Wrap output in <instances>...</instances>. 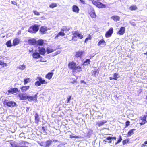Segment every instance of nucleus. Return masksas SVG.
Segmentation results:
<instances>
[{
  "instance_id": "052dcab7",
  "label": "nucleus",
  "mask_w": 147,
  "mask_h": 147,
  "mask_svg": "<svg viewBox=\"0 0 147 147\" xmlns=\"http://www.w3.org/2000/svg\"><path fill=\"white\" fill-rule=\"evenodd\" d=\"M29 109H30V108H29V107H26V111L27 112H28L29 110Z\"/></svg>"
},
{
  "instance_id": "a18cd8bd",
  "label": "nucleus",
  "mask_w": 147,
  "mask_h": 147,
  "mask_svg": "<svg viewBox=\"0 0 147 147\" xmlns=\"http://www.w3.org/2000/svg\"><path fill=\"white\" fill-rule=\"evenodd\" d=\"M56 6H57V5L56 4L53 3H52L51 5H50V7L51 8H53L55 7Z\"/></svg>"
},
{
  "instance_id": "774afa93",
  "label": "nucleus",
  "mask_w": 147,
  "mask_h": 147,
  "mask_svg": "<svg viewBox=\"0 0 147 147\" xmlns=\"http://www.w3.org/2000/svg\"><path fill=\"white\" fill-rule=\"evenodd\" d=\"M97 0V1H100V0Z\"/></svg>"
},
{
  "instance_id": "a211bd4d",
  "label": "nucleus",
  "mask_w": 147,
  "mask_h": 147,
  "mask_svg": "<svg viewBox=\"0 0 147 147\" xmlns=\"http://www.w3.org/2000/svg\"><path fill=\"white\" fill-rule=\"evenodd\" d=\"M32 56L33 58L38 59L42 57L40 53L38 52H35L32 54Z\"/></svg>"
},
{
  "instance_id": "37998d69",
  "label": "nucleus",
  "mask_w": 147,
  "mask_h": 147,
  "mask_svg": "<svg viewBox=\"0 0 147 147\" xmlns=\"http://www.w3.org/2000/svg\"><path fill=\"white\" fill-rule=\"evenodd\" d=\"M42 129L43 130V131L44 133H47V132H46V131L47 130V126L44 127L43 126L42 127Z\"/></svg>"
},
{
  "instance_id": "c756f323",
  "label": "nucleus",
  "mask_w": 147,
  "mask_h": 147,
  "mask_svg": "<svg viewBox=\"0 0 147 147\" xmlns=\"http://www.w3.org/2000/svg\"><path fill=\"white\" fill-rule=\"evenodd\" d=\"M113 19L114 21H119L120 20V17L117 16H113L111 17Z\"/></svg>"
},
{
  "instance_id": "0eeeda50",
  "label": "nucleus",
  "mask_w": 147,
  "mask_h": 147,
  "mask_svg": "<svg viewBox=\"0 0 147 147\" xmlns=\"http://www.w3.org/2000/svg\"><path fill=\"white\" fill-rule=\"evenodd\" d=\"M147 115H144L143 116H140L139 117V121H140L139 124L140 125H142L146 124L147 123V121L146 118Z\"/></svg>"
},
{
  "instance_id": "4d7b16f0",
  "label": "nucleus",
  "mask_w": 147,
  "mask_h": 147,
  "mask_svg": "<svg viewBox=\"0 0 147 147\" xmlns=\"http://www.w3.org/2000/svg\"><path fill=\"white\" fill-rule=\"evenodd\" d=\"M145 146H147V145H146L144 143L141 144V147H144Z\"/></svg>"
},
{
  "instance_id": "c85d7f7f",
  "label": "nucleus",
  "mask_w": 147,
  "mask_h": 147,
  "mask_svg": "<svg viewBox=\"0 0 147 147\" xmlns=\"http://www.w3.org/2000/svg\"><path fill=\"white\" fill-rule=\"evenodd\" d=\"M89 14L92 18H95L96 17V15L93 10L90 12Z\"/></svg>"
},
{
  "instance_id": "de8ad7c7",
  "label": "nucleus",
  "mask_w": 147,
  "mask_h": 147,
  "mask_svg": "<svg viewBox=\"0 0 147 147\" xmlns=\"http://www.w3.org/2000/svg\"><path fill=\"white\" fill-rule=\"evenodd\" d=\"M130 123V121H127L125 122V127H126L128 126L129 125Z\"/></svg>"
},
{
  "instance_id": "79ce46f5",
  "label": "nucleus",
  "mask_w": 147,
  "mask_h": 147,
  "mask_svg": "<svg viewBox=\"0 0 147 147\" xmlns=\"http://www.w3.org/2000/svg\"><path fill=\"white\" fill-rule=\"evenodd\" d=\"M129 142V140L126 139L123 140L122 141V144L123 145H125L128 142Z\"/></svg>"
},
{
  "instance_id": "dca6fc26",
  "label": "nucleus",
  "mask_w": 147,
  "mask_h": 147,
  "mask_svg": "<svg viewBox=\"0 0 147 147\" xmlns=\"http://www.w3.org/2000/svg\"><path fill=\"white\" fill-rule=\"evenodd\" d=\"M28 44L30 45H36V39L32 38L28 39L27 40Z\"/></svg>"
},
{
  "instance_id": "412c9836",
  "label": "nucleus",
  "mask_w": 147,
  "mask_h": 147,
  "mask_svg": "<svg viewBox=\"0 0 147 147\" xmlns=\"http://www.w3.org/2000/svg\"><path fill=\"white\" fill-rule=\"evenodd\" d=\"M20 42V40L18 38L14 39L13 41V46H15L19 44Z\"/></svg>"
},
{
  "instance_id": "423d86ee",
  "label": "nucleus",
  "mask_w": 147,
  "mask_h": 147,
  "mask_svg": "<svg viewBox=\"0 0 147 147\" xmlns=\"http://www.w3.org/2000/svg\"><path fill=\"white\" fill-rule=\"evenodd\" d=\"M3 104L5 105H6L7 106L13 107L16 105V103L13 101H8L6 99H5L3 102Z\"/></svg>"
},
{
  "instance_id": "f704fd0d",
  "label": "nucleus",
  "mask_w": 147,
  "mask_h": 147,
  "mask_svg": "<svg viewBox=\"0 0 147 147\" xmlns=\"http://www.w3.org/2000/svg\"><path fill=\"white\" fill-rule=\"evenodd\" d=\"M113 78H114V80H117V79L119 77V75L118 73H114L113 74Z\"/></svg>"
},
{
  "instance_id": "0e129e2a",
  "label": "nucleus",
  "mask_w": 147,
  "mask_h": 147,
  "mask_svg": "<svg viewBox=\"0 0 147 147\" xmlns=\"http://www.w3.org/2000/svg\"><path fill=\"white\" fill-rule=\"evenodd\" d=\"M73 79H74V80L73 82H72V83H74L76 82V80L75 79L73 78Z\"/></svg>"
},
{
  "instance_id": "20e7f679",
  "label": "nucleus",
  "mask_w": 147,
  "mask_h": 147,
  "mask_svg": "<svg viewBox=\"0 0 147 147\" xmlns=\"http://www.w3.org/2000/svg\"><path fill=\"white\" fill-rule=\"evenodd\" d=\"M39 25L34 24L31 26L28 29V32L32 33H36L39 29Z\"/></svg>"
},
{
  "instance_id": "f3484780",
  "label": "nucleus",
  "mask_w": 147,
  "mask_h": 147,
  "mask_svg": "<svg viewBox=\"0 0 147 147\" xmlns=\"http://www.w3.org/2000/svg\"><path fill=\"white\" fill-rule=\"evenodd\" d=\"M19 90L17 88H11L8 90L9 93L13 94L19 92Z\"/></svg>"
},
{
  "instance_id": "9b49d317",
  "label": "nucleus",
  "mask_w": 147,
  "mask_h": 147,
  "mask_svg": "<svg viewBox=\"0 0 147 147\" xmlns=\"http://www.w3.org/2000/svg\"><path fill=\"white\" fill-rule=\"evenodd\" d=\"M38 53H40V55H44L46 52L45 48L43 47H38Z\"/></svg>"
},
{
  "instance_id": "58836bf2",
  "label": "nucleus",
  "mask_w": 147,
  "mask_h": 147,
  "mask_svg": "<svg viewBox=\"0 0 147 147\" xmlns=\"http://www.w3.org/2000/svg\"><path fill=\"white\" fill-rule=\"evenodd\" d=\"M105 42L103 39H102L100 40L98 43V46L100 45L101 44L103 43H105Z\"/></svg>"
},
{
  "instance_id": "aec40b11",
  "label": "nucleus",
  "mask_w": 147,
  "mask_h": 147,
  "mask_svg": "<svg viewBox=\"0 0 147 147\" xmlns=\"http://www.w3.org/2000/svg\"><path fill=\"white\" fill-rule=\"evenodd\" d=\"M30 87V86L28 85L23 86L20 88V89L22 92H24L28 90L29 89Z\"/></svg>"
},
{
  "instance_id": "1a4fd4ad",
  "label": "nucleus",
  "mask_w": 147,
  "mask_h": 147,
  "mask_svg": "<svg viewBox=\"0 0 147 147\" xmlns=\"http://www.w3.org/2000/svg\"><path fill=\"white\" fill-rule=\"evenodd\" d=\"M84 54V51H83L79 50L76 52L75 56L76 58H81Z\"/></svg>"
},
{
  "instance_id": "680f3d73",
  "label": "nucleus",
  "mask_w": 147,
  "mask_h": 147,
  "mask_svg": "<svg viewBox=\"0 0 147 147\" xmlns=\"http://www.w3.org/2000/svg\"><path fill=\"white\" fill-rule=\"evenodd\" d=\"M111 139H113L114 140H115L116 139V138L115 136H114V137H111Z\"/></svg>"
},
{
  "instance_id": "39448f33",
  "label": "nucleus",
  "mask_w": 147,
  "mask_h": 147,
  "mask_svg": "<svg viewBox=\"0 0 147 147\" xmlns=\"http://www.w3.org/2000/svg\"><path fill=\"white\" fill-rule=\"evenodd\" d=\"M36 79L38 80V81H37L35 82V85L36 86H40L41 84H46L48 83V82L46 81L45 80L43 79L41 77H37Z\"/></svg>"
},
{
  "instance_id": "09e8293b",
  "label": "nucleus",
  "mask_w": 147,
  "mask_h": 147,
  "mask_svg": "<svg viewBox=\"0 0 147 147\" xmlns=\"http://www.w3.org/2000/svg\"><path fill=\"white\" fill-rule=\"evenodd\" d=\"M38 143L41 146H45V143L44 142H38Z\"/></svg>"
},
{
  "instance_id": "69168bd1",
  "label": "nucleus",
  "mask_w": 147,
  "mask_h": 147,
  "mask_svg": "<svg viewBox=\"0 0 147 147\" xmlns=\"http://www.w3.org/2000/svg\"><path fill=\"white\" fill-rule=\"evenodd\" d=\"M144 144H145L146 145V144H147V140H146L144 142Z\"/></svg>"
},
{
  "instance_id": "c03bdc74",
  "label": "nucleus",
  "mask_w": 147,
  "mask_h": 147,
  "mask_svg": "<svg viewBox=\"0 0 147 147\" xmlns=\"http://www.w3.org/2000/svg\"><path fill=\"white\" fill-rule=\"evenodd\" d=\"M34 13L35 15H40V13H42V12H39L36 10L34 11Z\"/></svg>"
},
{
  "instance_id": "7ed1b4c3",
  "label": "nucleus",
  "mask_w": 147,
  "mask_h": 147,
  "mask_svg": "<svg viewBox=\"0 0 147 147\" xmlns=\"http://www.w3.org/2000/svg\"><path fill=\"white\" fill-rule=\"evenodd\" d=\"M69 30V28H68L66 26H63L61 30L60 31L55 37V39H57L60 36H64L65 34L64 33L65 31H68Z\"/></svg>"
},
{
  "instance_id": "ea45409f",
  "label": "nucleus",
  "mask_w": 147,
  "mask_h": 147,
  "mask_svg": "<svg viewBox=\"0 0 147 147\" xmlns=\"http://www.w3.org/2000/svg\"><path fill=\"white\" fill-rule=\"evenodd\" d=\"M99 72L98 71V69H96L95 71H92V75H94L96 77V73L98 74Z\"/></svg>"
},
{
  "instance_id": "c9c22d12",
  "label": "nucleus",
  "mask_w": 147,
  "mask_h": 147,
  "mask_svg": "<svg viewBox=\"0 0 147 147\" xmlns=\"http://www.w3.org/2000/svg\"><path fill=\"white\" fill-rule=\"evenodd\" d=\"M111 137L109 136L107 137L105 140H104V142H107L106 140H109V141L108 142L109 143H111L112 142V141L111 140Z\"/></svg>"
},
{
  "instance_id": "5701e85b",
  "label": "nucleus",
  "mask_w": 147,
  "mask_h": 147,
  "mask_svg": "<svg viewBox=\"0 0 147 147\" xmlns=\"http://www.w3.org/2000/svg\"><path fill=\"white\" fill-rule=\"evenodd\" d=\"M7 64L6 63H4L2 60H0V69L4 68L5 67H7Z\"/></svg>"
},
{
  "instance_id": "6ab92c4d",
  "label": "nucleus",
  "mask_w": 147,
  "mask_h": 147,
  "mask_svg": "<svg viewBox=\"0 0 147 147\" xmlns=\"http://www.w3.org/2000/svg\"><path fill=\"white\" fill-rule=\"evenodd\" d=\"M125 27H121L117 33L120 35H123L125 32Z\"/></svg>"
},
{
  "instance_id": "e2e57ef3",
  "label": "nucleus",
  "mask_w": 147,
  "mask_h": 147,
  "mask_svg": "<svg viewBox=\"0 0 147 147\" xmlns=\"http://www.w3.org/2000/svg\"><path fill=\"white\" fill-rule=\"evenodd\" d=\"M109 78L110 80H111L113 79H114V78H113H113L111 77H109Z\"/></svg>"
},
{
  "instance_id": "f8f14e48",
  "label": "nucleus",
  "mask_w": 147,
  "mask_h": 147,
  "mask_svg": "<svg viewBox=\"0 0 147 147\" xmlns=\"http://www.w3.org/2000/svg\"><path fill=\"white\" fill-rule=\"evenodd\" d=\"M29 144V143L26 141H21L19 144L18 147H28L27 145Z\"/></svg>"
},
{
  "instance_id": "864d4df0",
  "label": "nucleus",
  "mask_w": 147,
  "mask_h": 147,
  "mask_svg": "<svg viewBox=\"0 0 147 147\" xmlns=\"http://www.w3.org/2000/svg\"><path fill=\"white\" fill-rule=\"evenodd\" d=\"M19 68L21 69H23L25 68V66L23 65H20Z\"/></svg>"
},
{
  "instance_id": "8fccbe9b",
  "label": "nucleus",
  "mask_w": 147,
  "mask_h": 147,
  "mask_svg": "<svg viewBox=\"0 0 147 147\" xmlns=\"http://www.w3.org/2000/svg\"><path fill=\"white\" fill-rule=\"evenodd\" d=\"M137 9V7L135 5H133L131 6L130 7V9Z\"/></svg>"
},
{
  "instance_id": "72a5a7b5",
  "label": "nucleus",
  "mask_w": 147,
  "mask_h": 147,
  "mask_svg": "<svg viewBox=\"0 0 147 147\" xmlns=\"http://www.w3.org/2000/svg\"><path fill=\"white\" fill-rule=\"evenodd\" d=\"M55 50L53 49H50V48L48 47L47 48L46 51L47 54L53 52Z\"/></svg>"
},
{
  "instance_id": "338daca9",
  "label": "nucleus",
  "mask_w": 147,
  "mask_h": 147,
  "mask_svg": "<svg viewBox=\"0 0 147 147\" xmlns=\"http://www.w3.org/2000/svg\"><path fill=\"white\" fill-rule=\"evenodd\" d=\"M81 2L83 3H84V1L83 0H80Z\"/></svg>"
},
{
  "instance_id": "e433bc0d",
  "label": "nucleus",
  "mask_w": 147,
  "mask_h": 147,
  "mask_svg": "<svg viewBox=\"0 0 147 147\" xmlns=\"http://www.w3.org/2000/svg\"><path fill=\"white\" fill-rule=\"evenodd\" d=\"M6 45L7 47H10L12 46L11 42V40H9L7 41L6 43Z\"/></svg>"
},
{
  "instance_id": "f257e3e1",
  "label": "nucleus",
  "mask_w": 147,
  "mask_h": 147,
  "mask_svg": "<svg viewBox=\"0 0 147 147\" xmlns=\"http://www.w3.org/2000/svg\"><path fill=\"white\" fill-rule=\"evenodd\" d=\"M68 65L69 69L72 70V73L74 74L82 71V67L77 66L76 63L74 61L69 62Z\"/></svg>"
},
{
  "instance_id": "473e14b6",
  "label": "nucleus",
  "mask_w": 147,
  "mask_h": 147,
  "mask_svg": "<svg viewBox=\"0 0 147 147\" xmlns=\"http://www.w3.org/2000/svg\"><path fill=\"white\" fill-rule=\"evenodd\" d=\"M135 130V129H132L129 131L127 134L128 136H131L134 133V131Z\"/></svg>"
},
{
  "instance_id": "ddd939ff",
  "label": "nucleus",
  "mask_w": 147,
  "mask_h": 147,
  "mask_svg": "<svg viewBox=\"0 0 147 147\" xmlns=\"http://www.w3.org/2000/svg\"><path fill=\"white\" fill-rule=\"evenodd\" d=\"M113 33V29L111 27L106 32L105 36L106 38H108L110 37Z\"/></svg>"
},
{
  "instance_id": "b1692460",
  "label": "nucleus",
  "mask_w": 147,
  "mask_h": 147,
  "mask_svg": "<svg viewBox=\"0 0 147 147\" xmlns=\"http://www.w3.org/2000/svg\"><path fill=\"white\" fill-rule=\"evenodd\" d=\"M44 43V40L41 39L36 41V45H37L43 46Z\"/></svg>"
},
{
  "instance_id": "49530a36",
  "label": "nucleus",
  "mask_w": 147,
  "mask_h": 147,
  "mask_svg": "<svg viewBox=\"0 0 147 147\" xmlns=\"http://www.w3.org/2000/svg\"><path fill=\"white\" fill-rule=\"evenodd\" d=\"M69 137L71 138H80L79 136H72L71 135H70L69 136Z\"/></svg>"
},
{
  "instance_id": "9d476101",
  "label": "nucleus",
  "mask_w": 147,
  "mask_h": 147,
  "mask_svg": "<svg viewBox=\"0 0 147 147\" xmlns=\"http://www.w3.org/2000/svg\"><path fill=\"white\" fill-rule=\"evenodd\" d=\"M38 94V93H37L34 96H28V101H37Z\"/></svg>"
},
{
  "instance_id": "603ef678",
  "label": "nucleus",
  "mask_w": 147,
  "mask_h": 147,
  "mask_svg": "<svg viewBox=\"0 0 147 147\" xmlns=\"http://www.w3.org/2000/svg\"><path fill=\"white\" fill-rule=\"evenodd\" d=\"M28 52L29 53H32L34 52V50L32 47L31 48V49H29L28 51Z\"/></svg>"
},
{
  "instance_id": "13d9d810",
  "label": "nucleus",
  "mask_w": 147,
  "mask_h": 147,
  "mask_svg": "<svg viewBox=\"0 0 147 147\" xmlns=\"http://www.w3.org/2000/svg\"><path fill=\"white\" fill-rule=\"evenodd\" d=\"M79 10H73V11L74 12H76V13H78L79 12Z\"/></svg>"
},
{
  "instance_id": "4be33fe9",
  "label": "nucleus",
  "mask_w": 147,
  "mask_h": 147,
  "mask_svg": "<svg viewBox=\"0 0 147 147\" xmlns=\"http://www.w3.org/2000/svg\"><path fill=\"white\" fill-rule=\"evenodd\" d=\"M53 74V73L52 72H49L45 75V77L47 79L50 80L51 79Z\"/></svg>"
},
{
  "instance_id": "5fc2aeb1",
  "label": "nucleus",
  "mask_w": 147,
  "mask_h": 147,
  "mask_svg": "<svg viewBox=\"0 0 147 147\" xmlns=\"http://www.w3.org/2000/svg\"><path fill=\"white\" fill-rule=\"evenodd\" d=\"M72 9H79V8L76 5H74Z\"/></svg>"
},
{
  "instance_id": "f03ea898",
  "label": "nucleus",
  "mask_w": 147,
  "mask_h": 147,
  "mask_svg": "<svg viewBox=\"0 0 147 147\" xmlns=\"http://www.w3.org/2000/svg\"><path fill=\"white\" fill-rule=\"evenodd\" d=\"M72 33L73 36L71 39L69 41L71 40H77V39H76L77 37H78L80 39H82L83 38V35L79 33L78 31H72Z\"/></svg>"
},
{
  "instance_id": "6e6552de",
  "label": "nucleus",
  "mask_w": 147,
  "mask_h": 147,
  "mask_svg": "<svg viewBox=\"0 0 147 147\" xmlns=\"http://www.w3.org/2000/svg\"><path fill=\"white\" fill-rule=\"evenodd\" d=\"M92 3L93 4L96 5L98 8H103L106 7V5L99 2H96L93 1Z\"/></svg>"
},
{
  "instance_id": "4c0bfd02",
  "label": "nucleus",
  "mask_w": 147,
  "mask_h": 147,
  "mask_svg": "<svg viewBox=\"0 0 147 147\" xmlns=\"http://www.w3.org/2000/svg\"><path fill=\"white\" fill-rule=\"evenodd\" d=\"M91 39H92V37H91V36L90 34H89L88 35V37L87 38H86L85 39V40L84 41L85 43L88 40H91Z\"/></svg>"
},
{
  "instance_id": "6e6d98bb",
  "label": "nucleus",
  "mask_w": 147,
  "mask_h": 147,
  "mask_svg": "<svg viewBox=\"0 0 147 147\" xmlns=\"http://www.w3.org/2000/svg\"><path fill=\"white\" fill-rule=\"evenodd\" d=\"M11 3L12 4L15 5H16V4H17L16 2L14 1H12L11 2Z\"/></svg>"
},
{
  "instance_id": "a878e982",
  "label": "nucleus",
  "mask_w": 147,
  "mask_h": 147,
  "mask_svg": "<svg viewBox=\"0 0 147 147\" xmlns=\"http://www.w3.org/2000/svg\"><path fill=\"white\" fill-rule=\"evenodd\" d=\"M90 59H87L84 61L82 63V65L84 66L88 65L90 64Z\"/></svg>"
},
{
  "instance_id": "7c9ffc66",
  "label": "nucleus",
  "mask_w": 147,
  "mask_h": 147,
  "mask_svg": "<svg viewBox=\"0 0 147 147\" xmlns=\"http://www.w3.org/2000/svg\"><path fill=\"white\" fill-rule=\"evenodd\" d=\"M10 143L11 146V147H18V146L16 145V142L14 141H10Z\"/></svg>"
},
{
  "instance_id": "cd10ccee",
  "label": "nucleus",
  "mask_w": 147,
  "mask_h": 147,
  "mask_svg": "<svg viewBox=\"0 0 147 147\" xmlns=\"http://www.w3.org/2000/svg\"><path fill=\"white\" fill-rule=\"evenodd\" d=\"M107 122L106 121H100L96 123V125L98 127H100L103 125L104 124Z\"/></svg>"
},
{
  "instance_id": "2f4dec72",
  "label": "nucleus",
  "mask_w": 147,
  "mask_h": 147,
  "mask_svg": "<svg viewBox=\"0 0 147 147\" xmlns=\"http://www.w3.org/2000/svg\"><path fill=\"white\" fill-rule=\"evenodd\" d=\"M31 80L30 78H27L24 79V85H25L28 83L30 82Z\"/></svg>"
},
{
  "instance_id": "bb28decb",
  "label": "nucleus",
  "mask_w": 147,
  "mask_h": 147,
  "mask_svg": "<svg viewBox=\"0 0 147 147\" xmlns=\"http://www.w3.org/2000/svg\"><path fill=\"white\" fill-rule=\"evenodd\" d=\"M52 141L51 140H47L46 142L45 147H49L52 143Z\"/></svg>"
},
{
  "instance_id": "bf43d9fd",
  "label": "nucleus",
  "mask_w": 147,
  "mask_h": 147,
  "mask_svg": "<svg viewBox=\"0 0 147 147\" xmlns=\"http://www.w3.org/2000/svg\"><path fill=\"white\" fill-rule=\"evenodd\" d=\"M80 82L81 83H84V84H85L86 82H84V81L83 80H81L80 81Z\"/></svg>"
},
{
  "instance_id": "2eb2a0df",
  "label": "nucleus",
  "mask_w": 147,
  "mask_h": 147,
  "mask_svg": "<svg viewBox=\"0 0 147 147\" xmlns=\"http://www.w3.org/2000/svg\"><path fill=\"white\" fill-rule=\"evenodd\" d=\"M47 27L45 26H41L40 29V32L43 34H44L46 33V32L48 30Z\"/></svg>"
},
{
  "instance_id": "393cba45",
  "label": "nucleus",
  "mask_w": 147,
  "mask_h": 147,
  "mask_svg": "<svg viewBox=\"0 0 147 147\" xmlns=\"http://www.w3.org/2000/svg\"><path fill=\"white\" fill-rule=\"evenodd\" d=\"M35 123L36 124H38L40 121V118L38 115L37 113H36L35 116Z\"/></svg>"
},
{
  "instance_id": "3c124183",
  "label": "nucleus",
  "mask_w": 147,
  "mask_h": 147,
  "mask_svg": "<svg viewBox=\"0 0 147 147\" xmlns=\"http://www.w3.org/2000/svg\"><path fill=\"white\" fill-rule=\"evenodd\" d=\"M71 96H69L67 99V103H69V101L71 99Z\"/></svg>"
},
{
  "instance_id": "4468645a",
  "label": "nucleus",
  "mask_w": 147,
  "mask_h": 147,
  "mask_svg": "<svg viewBox=\"0 0 147 147\" xmlns=\"http://www.w3.org/2000/svg\"><path fill=\"white\" fill-rule=\"evenodd\" d=\"M18 96L19 97L20 100H26L28 99V96L25 95L23 93H20L18 94Z\"/></svg>"
},
{
  "instance_id": "a19ab883",
  "label": "nucleus",
  "mask_w": 147,
  "mask_h": 147,
  "mask_svg": "<svg viewBox=\"0 0 147 147\" xmlns=\"http://www.w3.org/2000/svg\"><path fill=\"white\" fill-rule=\"evenodd\" d=\"M122 139L121 138V136H119V138L118 139L117 141L115 142V144L116 145L118 143H120L121 141L122 140Z\"/></svg>"
}]
</instances>
